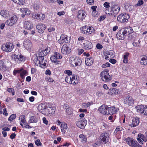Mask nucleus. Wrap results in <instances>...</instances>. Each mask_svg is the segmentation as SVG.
Returning <instances> with one entry per match:
<instances>
[{
  "label": "nucleus",
  "mask_w": 147,
  "mask_h": 147,
  "mask_svg": "<svg viewBox=\"0 0 147 147\" xmlns=\"http://www.w3.org/2000/svg\"><path fill=\"white\" fill-rule=\"evenodd\" d=\"M61 129H67V125L65 123H63L61 124Z\"/></svg>",
  "instance_id": "nucleus-53"
},
{
  "label": "nucleus",
  "mask_w": 147,
  "mask_h": 147,
  "mask_svg": "<svg viewBox=\"0 0 147 147\" xmlns=\"http://www.w3.org/2000/svg\"><path fill=\"white\" fill-rule=\"evenodd\" d=\"M104 6L107 8L110 7L109 3L107 2H105L104 4Z\"/></svg>",
  "instance_id": "nucleus-61"
},
{
  "label": "nucleus",
  "mask_w": 147,
  "mask_h": 147,
  "mask_svg": "<svg viewBox=\"0 0 147 147\" xmlns=\"http://www.w3.org/2000/svg\"><path fill=\"white\" fill-rule=\"evenodd\" d=\"M110 64L108 62L102 65V68H105L106 67L110 66Z\"/></svg>",
  "instance_id": "nucleus-55"
},
{
  "label": "nucleus",
  "mask_w": 147,
  "mask_h": 147,
  "mask_svg": "<svg viewBox=\"0 0 147 147\" xmlns=\"http://www.w3.org/2000/svg\"><path fill=\"white\" fill-rule=\"evenodd\" d=\"M139 123V119L137 117H133L132 119V123L129 125L132 127L136 126L138 125Z\"/></svg>",
  "instance_id": "nucleus-20"
},
{
  "label": "nucleus",
  "mask_w": 147,
  "mask_h": 147,
  "mask_svg": "<svg viewBox=\"0 0 147 147\" xmlns=\"http://www.w3.org/2000/svg\"><path fill=\"white\" fill-rule=\"evenodd\" d=\"M129 17V15L127 13H122L118 16L117 19V21L119 22L124 23L127 22Z\"/></svg>",
  "instance_id": "nucleus-6"
},
{
  "label": "nucleus",
  "mask_w": 147,
  "mask_h": 147,
  "mask_svg": "<svg viewBox=\"0 0 147 147\" xmlns=\"http://www.w3.org/2000/svg\"><path fill=\"white\" fill-rule=\"evenodd\" d=\"M120 7L117 5H113L110 7L111 10L109 11L107 9L105 11L107 14H109L111 16H114L116 17V15L119 12Z\"/></svg>",
  "instance_id": "nucleus-1"
},
{
  "label": "nucleus",
  "mask_w": 147,
  "mask_h": 147,
  "mask_svg": "<svg viewBox=\"0 0 147 147\" xmlns=\"http://www.w3.org/2000/svg\"><path fill=\"white\" fill-rule=\"evenodd\" d=\"M78 77L76 75H73L71 76V84L76 85L79 82Z\"/></svg>",
  "instance_id": "nucleus-23"
},
{
  "label": "nucleus",
  "mask_w": 147,
  "mask_h": 147,
  "mask_svg": "<svg viewBox=\"0 0 147 147\" xmlns=\"http://www.w3.org/2000/svg\"><path fill=\"white\" fill-rule=\"evenodd\" d=\"M18 19L16 15L12 16L10 19L7 20L5 22V24L9 26H11L14 25L17 22Z\"/></svg>",
  "instance_id": "nucleus-8"
},
{
  "label": "nucleus",
  "mask_w": 147,
  "mask_h": 147,
  "mask_svg": "<svg viewBox=\"0 0 147 147\" xmlns=\"http://www.w3.org/2000/svg\"><path fill=\"white\" fill-rule=\"evenodd\" d=\"M47 115L49 114L53 115L55 114V109L52 107H47Z\"/></svg>",
  "instance_id": "nucleus-30"
},
{
  "label": "nucleus",
  "mask_w": 147,
  "mask_h": 147,
  "mask_svg": "<svg viewBox=\"0 0 147 147\" xmlns=\"http://www.w3.org/2000/svg\"><path fill=\"white\" fill-rule=\"evenodd\" d=\"M108 107L105 105H103L99 107L98 109L99 112L103 115H108Z\"/></svg>",
  "instance_id": "nucleus-12"
},
{
  "label": "nucleus",
  "mask_w": 147,
  "mask_h": 147,
  "mask_svg": "<svg viewBox=\"0 0 147 147\" xmlns=\"http://www.w3.org/2000/svg\"><path fill=\"white\" fill-rule=\"evenodd\" d=\"M19 119L21 121V122L24 124L26 123V121L25 119V117L24 115H21L20 116Z\"/></svg>",
  "instance_id": "nucleus-45"
},
{
  "label": "nucleus",
  "mask_w": 147,
  "mask_h": 147,
  "mask_svg": "<svg viewBox=\"0 0 147 147\" xmlns=\"http://www.w3.org/2000/svg\"><path fill=\"white\" fill-rule=\"evenodd\" d=\"M13 2L19 5H23L24 3V0H11Z\"/></svg>",
  "instance_id": "nucleus-44"
},
{
  "label": "nucleus",
  "mask_w": 147,
  "mask_h": 147,
  "mask_svg": "<svg viewBox=\"0 0 147 147\" xmlns=\"http://www.w3.org/2000/svg\"><path fill=\"white\" fill-rule=\"evenodd\" d=\"M138 137L141 139H142L144 141L146 142L147 141V138L144 135L141 134H138Z\"/></svg>",
  "instance_id": "nucleus-38"
},
{
  "label": "nucleus",
  "mask_w": 147,
  "mask_h": 147,
  "mask_svg": "<svg viewBox=\"0 0 147 147\" xmlns=\"http://www.w3.org/2000/svg\"><path fill=\"white\" fill-rule=\"evenodd\" d=\"M65 73L66 74H67L69 76L71 75L72 74V71L70 70H66L65 71Z\"/></svg>",
  "instance_id": "nucleus-57"
},
{
  "label": "nucleus",
  "mask_w": 147,
  "mask_h": 147,
  "mask_svg": "<svg viewBox=\"0 0 147 147\" xmlns=\"http://www.w3.org/2000/svg\"><path fill=\"white\" fill-rule=\"evenodd\" d=\"M54 54L56 58L57 59H60L62 57V56L60 54L58 53L55 52L54 53Z\"/></svg>",
  "instance_id": "nucleus-46"
},
{
  "label": "nucleus",
  "mask_w": 147,
  "mask_h": 147,
  "mask_svg": "<svg viewBox=\"0 0 147 147\" xmlns=\"http://www.w3.org/2000/svg\"><path fill=\"white\" fill-rule=\"evenodd\" d=\"M12 57L16 61L19 60L20 61H24L25 60L24 57L21 55H14L12 56Z\"/></svg>",
  "instance_id": "nucleus-22"
},
{
  "label": "nucleus",
  "mask_w": 147,
  "mask_h": 147,
  "mask_svg": "<svg viewBox=\"0 0 147 147\" xmlns=\"http://www.w3.org/2000/svg\"><path fill=\"white\" fill-rule=\"evenodd\" d=\"M143 111V114L144 115H147V105L144 107V110Z\"/></svg>",
  "instance_id": "nucleus-59"
},
{
  "label": "nucleus",
  "mask_w": 147,
  "mask_h": 147,
  "mask_svg": "<svg viewBox=\"0 0 147 147\" xmlns=\"http://www.w3.org/2000/svg\"><path fill=\"white\" fill-rule=\"evenodd\" d=\"M125 9L127 11H131L133 9V6L129 3H126L124 6Z\"/></svg>",
  "instance_id": "nucleus-32"
},
{
  "label": "nucleus",
  "mask_w": 147,
  "mask_h": 147,
  "mask_svg": "<svg viewBox=\"0 0 147 147\" xmlns=\"http://www.w3.org/2000/svg\"><path fill=\"white\" fill-rule=\"evenodd\" d=\"M66 113L69 115H71L73 113V109L71 108H68L66 109Z\"/></svg>",
  "instance_id": "nucleus-43"
},
{
  "label": "nucleus",
  "mask_w": 147,
  "mask_h": 147,
  "mask_svg": "<svg viewBox=\"0 0 147 147\" xmlns=\"http://www.w3.org/2000/svg\"><path fill=\"white\" fill-rule=\"evenodd\" d=\"M33 8L36 10H37L39 8V5L37 3L34 4L33 5Z\"/></svg>",
  "instance_id": "nucleus-60"
},
{
  "label": "nucleus",
  "mask_w": 147,
  "mask_h": 147,
  "mask_svg": "<svg viewBox=\"0 0 147 147\" xmlns=\"http://www.w3.org/2000/svg\"><path fill=\"white\" fill-rule=\"evenodd\" d=\"M23 13L24 14L28 15L30 13V11L28 9H23Z\"/></svg>",
  "instance_id": "nucleus-47"
},
{
  "label": "nucleus",
  "mask_w": 147,
  "mask_h": 147,
  "mask_svg": "<svg viewBox=\"0 0 147 147\" xmlns=\"http://www.w3.org/2000/svg\"><path fill=\"white\" fill-rule=\"evenodd\" d=\"M87 124V121L85 119L80 118L79 119L78 121L76 122V124L77 126L82 129L84 128L85 126Z\"/></svg>",
  "instance_id": "nucleus-10"
},
{
  "label": "nucleus",
  "mask_w": 147,
  "mask_h": 147,
  "mask_svg": "<svg viewBox=\"0 0 147 147\" xmlns=\"http://www.w3.org/2000/svg\"><path fill=\"white\" fill-rule=\"evenodd\" d=\"M23 45L24 47L28 50L31 49L32 44L30 40L25 39L23 42Z\"/></svg>",
  "instance_id": "nucleus-19"
},
{
  "label": "nucleus",
  "mask_w": 147,
  "mask_h": 147,
  "mask_svg": "<svg viewBox=\"0 0 147 147\" xmlns=\"http://www.w3.org/2000/svg\"><path fill=\"white\" fill-rule=\"evenodd\" d=\"M94 62V59L92 57H87L85 58V63L88 66H90L92 65Z\"/></svg>",
  "instance_id": "nucleus-25"
},
{
  "label": "nucleus",
  "mask_w": 147,
  "mask_h": 147,
  "mask_svg": "<svg viewBox=\"0 0 147 147\" xmlns=\"http://www.w3.org/2000/svg\"><path fill=\"white\" fill-rule=\"evenodd\" d=\"M91 104L90 102H88L87 103H83L82 105V108H86L88 107H89Z\"/></svg>",
  "instance_id": "nucleus-48"
},
{
  "label": "nucleus",
  "mask_w": 147,
  "mask_h": 147,
  "mask_svg": "<svg viewBox=\"0 0 147 147\" xmlns=\"http://www.w3.org/2000/svg\"><path fill=\"white\" fill-rule=\"evenodd\" d=\"M38 57H35L34 60V61L35 65L36 66H38L39 65V66L42 68H44L46 66L47 61L44 60V58L38 59Z\"/></svg>",
  "instance_id": "nucleus-3"
},
{
  "label": "nucleus",
  "mask_w": 147,
  "mask_h": 147,
  "mask_svg": "<svg viewBox=\"0 0 147 147\" xmlns=\"http://www.w3.org/2000/svg\"><path fill=\"white\" fill-rule=\"evenodd\" d=\"M46 80L47 81H48L49 82H53L54 81L53 79L49 76L47 77L46 78Z\"/></svg>",
  "instance_id": "nucleus-58"
},
{
  "label": "nucleus",
  "mask_w": 147,
  "mask_h": 147,
  "mask_svg": "<svg viewBox=\"0 0 147 147\" xmlns=\"http://www.w3.org/2000/svg\"><path fill=\"white\" fill-rule=\"evenodd\" d=\"M124 102L129 106H132L134 104V100L131 96L128 95L124 98Z\"/></svg>",
  "instance_id": "nucleus-14"
},
{
  "label": "nucleus",
  "mask_w": 147,
  "mask_h": 147,
  "mask_svg": "<svg viewBox=\"0 0 147 147\" xmlns=\"http://www.w3.org/2000/svg\"><path fill=\"white\" fill-rule=\"evenodd\" d=\"M33 24L30 22H26L24 24L25 28L28 30H30L33 27Z\"/></svg>",
  "instance_id": "nucleus-29"
},
{
  "label": "nucleus",
  "mask_w": 147,
  "mask_h": 147,
  "mask_svg": "<svg viewBox=\"0 0 147 147\" xmlns=\"http://www.w3.org/2000/svg\"><path fill=\"white\" fill-rule=\"evenodd\" d=\"M96 47L98 49H100L102 48V46L99 43H98L96 46Z\"/></svg>",
  "instance_id": "nucleus-64"
},
{
  "label": "nucleus",
  "mask_w": 147,
  "mask_h": 147,
  "mask_svg": "<svg viewBox=\"0 0 147 147\" xmlns=\"http://www.w3.org/2000/svg\"><path fill=\"white\" fill-rule=\"evenodd\" d=\"M1 15L4 18H7L9 16V13L7 10H2L0 12Z\"/></svg>",
  "instance_id": "nucleus-33"
},
{
  "label": "nucleus",
  "mask_w": 147,
  "mask_h": 147,
  "mask_svg": "<svg viewBox=\"0 0 147 147\" xmlns=\"http://www.w3.org/2000/svg\"><path fill=\"white\" fill-rule=\"evenodd\" d=\"M117 109L115 107H108V114H113L117 112Z\"/></svg>",
  "instance_id": "nucleus-27"
},
{
  "label": "nucleus",
  "mask_w": 147,
  "mask_h": 147,
  "mask_svg": "<svg viewBox=\"0 0 147 147\" xmlns=\"http://www.w3.org/2000/svg\"><path fill=\"white\" fill-rule=\"evenodd\" d=\"M26 74V70H23V69L20 74V76L22 78H23L24 76Z\"/></svg>",
  "instance_id": "nucleus-52"
},
{
  "label": "nucleus",
  "mask_w": 147,
  "mask_h": 147,
  "mask_svg": "<svg viewBox=\"0 0 147 147\" xmlns=\"http://www.w3.org/2000/svg\"><path fill=\"white\" fill-rule=\"evenodd\" d=\"M109 139V135L106 132L102 133L99 138L100 141L101 143L103 144H106L108 142Z\"/></svg>",
  "instance_id": "nucleus-4"
},
{
  "label": "nucleus",
  "mask_w": 147,
  "mask_h": 147,
  "mask_svg": "<svg viewBox=\"0 0 147 147\" xmlns=\"http://www.w3.org/2000/svg\"><path fill=\"white\" fill-rule=\"evenodd\" d=\"M122 129H123V128L122 127H118V126L115 129L114 132L115 133H116L118 131H121L122 130Z\"/></svg>",
  "instance_id": "nucleus-54"
},
{
  "label": "nucleus",
  "mask_w": 147,
  "mask_h": 147,
  "mask_svg": "<svg viewBox=\"0 0 147 147\" xmlns=\"http://www.w3.org/2000/svg\"><path fill=\"white\" fill-rule=\"evenodd\" d=\"M14 47V46L12 43H7L3 45L1 49L3 51L8 52L11 51Z\"/></svg>",
  "instance_id": "nucleus-9"
},
{
  "label": "nucleus",
  "mask_w": 147,
  "mask_h": 147,
  "mask_svg": "<svg viewBox=\"0 0 147 147\" xmlns=\"http://www.w3.org/2000/svg\"><path fill=\"white\" fill-rule=\"evenodd\" d=\"M7 91L9 92L12 93V95H14L15 94V92H14V90L12 88H8L7 89Z\"/></svg>",
  "instance_id": "nucleus-51"
},
{
  "label": "nucleus",
  "mask_w": 147,
  "mask_h": 147,
  "mask_svg": "<svg viewBox=\"0 0 147 147\" xmlns=\"http://www.w3.org/2000/svg\"><path fill=\"white\" fill-rule=\"evenodd\" d=\"M84 47L85 49L89 50L92 48V43L90 42L87 40H85L83 43Z\"/></svg>",
  "instance_id": "nucleus-24"
},
{
  "label": "nucleus",
  "mask_w": 147,
  "mask_h": 147,
  "mask_svg": "<svg viewBox=\"0 0 147 147\" xmlns=\"http://www.w3.org/2000/svg\"><path fill=\"white\" fill-rule=\"evenodd\" d=\"M36 28L38 30V32L40 33H42L44 32V30L46 29L45 25L40 23L38 24L36 26Z\"/></svg>",
  "instance_id": "nucleus-21"
},
{
  "label": "nucleus",
  "mask_w": 147,
  "mask_h": 147,
  "mask_svg": "<svg viewBox=\"0 0 147 147\" xmlns=\"http://www.w3.org/2000/svg\"><path fill=\"white\" fill-rule=\"evenodd\" d=\"M119 90L116 88L110 89L109 90V94L111 95L116 94L118 93Z\"/></svg>",
  "instance_id": "nucleus-35"
},
{
  "label": "nucleus",
  "mask_w": 147,
  "mask_h": 147,
  "mask_svg": "<svg viewBox=\"0 0 147 147\" xmlns=\"http://www.w3.org/2000/svg\"><path fill=\"white\" fill-rule=\"evenodd\" d=\"M37 121V119L36 117L34 116H33L31 117L29 121L30 123H36Z\"/></svg>",
  "instance_id": "nucleus-41"
},
{
  "label": "nucleus",
  "mask_w": 147,
  "mask_h": 147,
  "mask_svg": "<svg viewBox=\"0 0 147 147\" xmlns=\"http://www.w3.org/2000/svg\"><path fill=\"white\" fill-rule=\"evenodd\" d=\"M71 77L69 76H67L65 78V81L68 83L71 84Z\"/></svg>",
  "instance_id": "nucleus-49"
},
{
  "label": "nucleus",
  "mask_w": 147,
  "mask_h": 147,
  "mask_svg": "<svg viewBox=\"0 0 147 147\" xmlns=\"http://www.w3.org/2000/svg\"><path fill=\"white\" fill-rule=\"evenodd\" d=\"M126 34H130L132 33L133 32L132 28L130 27H125L123 28Z\"/></svg>",
  "instance_id": "nucleus-34"
},
{
  "label": "nucleus",
  "mask_w": 147,
  "mask_h": 147,
  "mask_svg": "<svg viewBox=\"0 0 147 147\" xmlns=\"http://www.w3.org/2000/svg\"><path fill=\"white\" fill-rule=\"evenodd\" d=\"M129 55V52H127L124 54L123 55V62L124 63H127L128 62V56Z\"/></svg>",
  "instance_id": "nucleus-36"
},
{
  "label": "nucleus",
  "mask_w": 147,
  "mask_h": 147,
  "mask_svg": "<svg viewBox=\"0 0 147 147\" xmlns=\"http://www.w3.org/2000/svg\"><path fill=\"white\" fill-rule=\"evenodd\" d=\"M136 108L137 110V111L139 113L143 114V112L144 109V107L143 105H138L136 107Z\"/></svg>",
  "instance_id": "nucleus-31"
},
{
  "label": "nucleus",
  "mask_w": 147,
  "mask_h": 147,
  "mask_svg": "<svg viewBox=\"0 0 147 147\" xmlns=\"http://www.w3.org/2000/svg\"><path fill=\"white\" fill-rule=\"evenodd\" d=\"M92 28L91 27H88V30H87V34H90L92 33Z\"/></svg>",
  "instance_id": "nucleus-62"
},
{
  "label": "nucleus",
  "mask_w": 147,
  "mask_h": 147,
  "mask_svg": "<svg viewBox=\"0 0 147 147\" xmlns=\"http://www.w3.org/2000/svg\"><path fill=\"white\" fill-rule=\"evenodd\" d=\"M86 15V14L84 11L79 10L78 13L77 17L79 19L82 20L85 18Z\"/></svg>",
  "instance_id": "nucleus-26"
},
{
  "label": "nucleus",
  "mask_w": 147,
  "mask_h": 147,
  "mask_svg": "<svg viewBox=\"0 0 147 147\" xmlns=\"http://www.w3.org/2000/svg\"><path fill=\"white\" fill-rule=\"evenodd\" d=\"M82 63V60L79 57H75L74 56L72 57L70 64L73 66H79L81 65Z\"/></svg>",
  "instance_id": "nucleus-5"
},
{
  "label": "nucleus",
  "mask_w": 147,
  "mask_h": 147,
  "mask_svg": "<svg viewBox=\"0 0 147 147\" xmlns=\"http://www.w3.org/2000/svg\"><path fill=\"white\" fill-rule=\"evenodd\" d=\"M16 117V115L15 114H12L9 118L8 120L9 121H11L13 120Z\"/></svg>",
  "instance_id": "nucleus-50"
},
{
  "label": "nucleus",
  "mask_w": 147,
  "mask_h": 147,
  "mask_svg": "<svg viewBox=\"0 0 147 147\" xmlns=\"http://www.w3.org/2000/svg\"><path fill=\"white\" fill-rule=\"evenodd\" d=\"M71 51V49L67 45H64L62 46L61 49V52L63 54L65 55L68 54L70 53Z\"/></svg>",
  "instance_id": "nucleus-13"
},
{
  "label": "nucleus",
  "mask_w": 147,
  "mask_h": 147,
  "mask_svg": "<svg viewBox=\"0 0 147 147\" xmlns=\"http://www.w3.org/2000/svg\"><path fill=\"white\" fill-rule=\"evenodd\" d=\"M132 45L134 47H140V42L139 40H135L132 43Z\"/></svg>",
  "instance_id": "nucleus-40"
},
{
  "label": "nucleus",
  "mask_w": 147,
  "mask_h": 147,
  "mask_svg": "<svg viewBox=\"0 0 147 147\" xmlns=\"http://www.w3.org/2000/svg\"><path fill=\"white\" fill-rule=\"evenodd\" d=\"M82 33L87 34V30H88V26H84L80 28Z\"/></svg>",
  "instance_id": "nucleus-39"
},
{
  "label": "nucleus",
  "mask_w": 147,
  "mask_h": 147,
  "mask_svg": "<svg viewBox=\"0 0 147 147\" xmlns=\"http://www.w3.org/2000/svg\"><path fill=\"white\" fill-rule=\"evenodd\" d=\"M79 137L81 141L82 142H86L87 140V138L85 136L82 134H81L80 135Z\"/></svg>",
  "instance_id": "nucleus-42"
},
{
  "label": "nucleus",
  "mask_w": 147,
  "mask_h": 147,
  "mask_svg": "<svg viewBox=\"0 0 147 147\" xmlns=\"http://www.w3.org/2000/svg\"><path fill=\"white\" fill-rule=\"evenodd\" d=\"M127 143L132 147H135L136 146V143L132 138H128L126 139Z\"/></svg>",
  "instance_id": "nucleus-18"
},
{
  "label": "nucleus",
  "mask_w": 147,
  "mask_h": 147,
  "mask_svg": "<svg viewBox=\"0 0 147 147\" xmlns=\"http://www.w3.org/2000/svg\"><path fill=\"white\" fill-rule=\"evenodd\" d=\"M140 63L142 65H147V57L145 55L141 56Z\"/></svg>",
  "instance_id": "nucleus-28"
},
{
  "label": "nucleus",
  "mask_w": 147,
  "mask_h": 147,
  "mask_svg": "<svg viewBox=\"0 0 147 147\" xmlns=\"http://www.w3.org/2000/svg\"><path fill=\"white\" fill-rule=\"evenodd\" d=\"M47 106L44 104H41L38 107V109L39 111L43 114H46L47 109Z\"/></svg>",
  "instance_id": "nucleus-15"
},
{
  "label": "nucleus",
  "mask_w": 147,
  "mask_h": 147,
  "mask_svg": "<svg viewBox=\"0 0 147 147\" xmlns=\"http://www.w3.org/2000/svg\"><path fill=\"white\" fill-rule=\"evenodd\" d=\"M50 51V49L49 47H47L46 48L45 50L41 51H40V50L38 52L36 55V57L39 58L38 59H43L44 58V57L46 56L47 54H48Z\"/></svg>",
  "instance_id": "nucleus-7"
},
{
  "label": "nucleus",
  "mask_w": 147,
  "mask_h": 147,
  "mask_svg": "<svg viewBox=\"0 0 147 147\" xmlns=\"http://www.w3.org/2000/svg\"><path fill=\"white\" fill-rule=\"evenodd\" d=\"M126 34L123 28L120 30L116 34V36L117 38L119 40H124Z\"/></svg>",
  "instance_id": "nucleus-11"
},
{
  "label": "nucleus",
  "mask_w": 147,
  "mask_h": 147,
  "mask_svg": "<svg viewBox=\"0 0 147 147\" xmlns=\"http://www.w3.org/2000/svg\"><path fill=\"white\" fill-rule=\"evenodd\" d=\"M144 2L142 0H139L137 3V5L138 6H140L143 4Z\"/></svg>",
  "instance_id": "nucleus-63"
},
{
  "label": "nucleus",
  "mask_w": 147,
  "mask_h": 147,
  "mask_svg": "<svg viewBox=\"0 0 147 147\" xmlns=\"http://www.w3.org/2000/svg\"><path fill=\"white\" fill-rule=\"evenodd\" d=\"M67 36L64 34L61 35L60 38L58 40V42L60 44H62L64 43L67 42Z\"/></svg>",
  "instance_id": "nucleus-17"
},
{
  "label": "nucleus",
  "mask_w": 147,
  "mask_h": 147,
  "mask_svg": "<svg viewBox=\"0 0 147 147\" xmlns=\"http://www.w3.org/2000/svg\"><path fill=\"white\" fill-rule=\"evenodd\" d=\"M109 70L105 69L100 73V77L102 81L108 82L112 80L111 76L109 75Z\"/></svg>",
  "instance_id": "nucleus-2"
},
{
  "label": "nucleus",
  "mask_w": 147,
  "mask_h": 147,
  "mask_svg": "<svg viewBox=\"0 0 147 147\" xmlns=\"http://www.w3.org/2000/svg\"><path fill=\"white\" fill-rule=\"evenodd\" d=\"M32 16L34 19H36L39 20H41L45 19V15L44 14H42V13L40 14L34 13L32 14Z\"/></svg>",
  "instance_id": "nucleus-16"
},
{
  "label": "nucleus",
  "mask_w": 147,
  "mask_h": 147,
  "mask_svg": "<svg viewBox=\"0 0 147 147\" xmlns=\"http://www.w3.org/2000/svg\"><path fill=\"white\" fill-rule=\"evenodd\" d=\"M50 59L52 62L56 63L57 64H59V61L56 58L54 54L53 55L51 56Z\"/></svg>",
  "instance_id": "nucleus-37"
},
{
  "label": "nucleus",
  "mask_w": 147,
  "mask_h": 147,
  "mask_svg": "<svg viewBox=\"0 0 147 147\" xmlns=\"http://www.w3.org/2000/svg\"><path fill=\"white\" fill-rule=\"evenodd\" d=\"M35 143L36 145L37 146H41L42 144L40 142V140L39 139L35 141Z\"/></svg>",
  "instance_id": "nucleus-56"
}]
</instances>
